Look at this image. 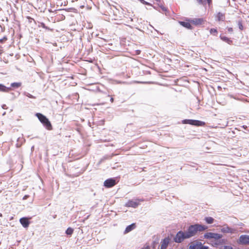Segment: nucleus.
<instances>
[{
	"instance_id": "f257e3e1",
	"label": "nucleus",
	"mask_w": 249,
	"mask_h": 249,
	"mask_svg": "<svg viewBox=\"0 0 249 249\" xmlns=\"http://www.w3.org/2000/svg\"><path fill=\"white\" fill-rule=\"evenodd\" d=\"M208 227L200 224H195L189 227L187 231L186 232V237L189 238L195 236L197 231H202L207 230Z\"/></svg>"
},
{
	"instance_id": "f03ea898",
	"label": "nucleus",
	"mask_w": 249,
	"mask_h": 249,
	"mask_svg": "<svg viewBox=\"0 0 249 249\" xmlns=\"http://www.w3.org/2000/svg\"><path fill=\"white\" fill-rule=\"evenodd\" d=\"M36 116L47 129L49 130L53 129V126L51 122L45 116L40 113H36Z\"/></svg>"
},
{
	"instance_id": "7ed1b4c3",
	"label": "nucleus",
	"mask_w": 249,
	"mask_h": 249,
	"mask_svg": "<svg viewBox=\"0 0 249 249\" xmlns=\"http://www.w3.org/2000/svg\"><path fill=\"white\" fill-rule=\"evenodd\" d=\"M182 123L183 124H189L196 126H204L206 124L204 122L192 119L184 120L182 121Z\"/></svg>"
},
{
	"instance_id": "20e7f679",
	"label": "nucleus",
	"mask_w": 249,
	"mask_h": 249,
	"mask_svg": "<svg viewBox=\"0 0 249 249\" xmlns=\"http://www.w3.org/2000/svg\"><path fill=\"white\" fill-rule=\"evenodd\" d=\"M186 232H183L182 231H178L176 236L174 238V241L176 243H181L183 240L185 239H187L186 237Z\"/></svg>"
},
{
	"instance_id": "39448f33",
	"label": "nucleus",
	"mask_w": 249,
	"mask_h": 249,
	"mask_svg": "<svg viewBox=\"0 0 249 249\" xmlns=\"http://www.w3.org/2000/svg\"><path fill=\"white\" fill-rule=\"evenodd\" d=\"M204 237L206 239H213L214 240H218L222 238V235L216 233L206 232L205 233Z\"/></svg>"
},
{
	"instance_id": "423d86ee",
	"label": "nucleus",
	"mask_w": 249,
	"mask_h": 249,
	"mask_svg": "<svg viewBox=\"0 0 249 249\" xmlns=\"http://www.w3.org/2000/svg\"><path fill=\"white\" fill-rule=\"evenodd\" d=\"M140 204V200L136 199L135 200H129L125 204L127 207L137 208Z\"/></svg>"
},
{
	"instance_id": "0eeeda50",
	"label": "nucleus",
	"mask_w": 249,
	"mask_h": 249,
	"mask_svg": "<svg viewBox=\"0 0 249 249\" xmlns=\"http://www.w3.org/2000/svg\"><path fill=\"white\" fill-rule=\"evenodd\" d=\"M116 184L115 179L111 178L106 180L104 182V185L106 188H111L115 186Z\"/></svg>"
},
{
	"instance_id": "6e6552de",
	"label": "nucleus",
	"mask_w": 249,
	"mask_h": 249,
	"mask_svg": "<svg viewBox=\"0 0 249 249\" xmlns=\"http://www.w3.org/2000/svg\"><path fill=\"white\" fill-rule=\"evenodd\" d=\"M238 243L242 245H249V235H241L239 238Z\"/></svg>"
},
{
	"instance_id": "1a4fd4ad",
	"label": "nucleus",
	"mask_w": 249,
	"mask_h": 249,
	"mask_svg": "<svg viewBox=\"0 0 249 249\" xmlns=\"http://www.w3.org/2000/svg\"><path fill=\"white\" fill-rule=\"evenodd\" d=\"M201 245V242L197 241L192 242L189 244V249H198Z\"/></svg>"
},
{
	"instance_id": "9d476101",
	"label": "nucleus",
	"mask_w": 249,
	"mask_h": 249,
	"mask_svg": "<svg viewBox=\"0 0 249 249\" xmlns=\"http://www.w3.org/2000/svg\"><path fill=\"white\" fill-rule=\"evenodd\" d=\"M190 22L195 25H200L204 23V20L203 18H196L190 20Z\"/></svg>"
},
{
	"instance_id": "9b49d317",
	"label": "nucleus",
	"mask_w": 249,
	"mask_h": 249,
	"mask_svg": "<svg viewBox=\"0 0 249 249\" xmlns=\"http://www.w3.org/2000/svg\"><path fill=\"white\" fill-rule=\"evenodd\" d=\"M170 238L169 237H166L163 239L161 241V245H160V249H166L167 248V246L169 243L170 242Z\"/></svg>"
},
{
	"instance_id": "f8f14e48",
	"label": "nucleus",
	"mask_w": 249,
	"mask_h": 249,
	"mask_svg": "<svg viewBox=\"0 0 249 249\" xmlns=\"http://www.w3.org/2000/svg\"><path fill=\"white\" fill-rule=\"evenodd\" d=\"M20 223L22 225V226L24 228L28 227L30 222L29 221V219L27 217H22L19 220Z\"/></svg>"
},
{
	"instance_id": "ddd939ff",
	"label": "nucleus",
	"mask_w": 249,
	"mask_h": 249,
	"mask_svg": "<svg viewBox=\"0 0 249 249\" xmlns=\"http://www.w3.org/2000/svg\"><path fill=\"white\" fill-rule=\"evenodd\" d=\"M216 20L218 21H224L225 19V15L224 13L218 12L215 16Z\"/></svg>"
},
{
	"instance_id": "4468645a",
	"label": "nucleus",
	"mask_w": 249,
	"mask_h": 249,
	"mask_svg": "<svg viewBox=\"0 0 249 249\" xmlns=\"http://www.w3.org/2000/svg\"><path fill=\"white\" fill-rule=\"evenodd\" d=\"M179 24L182 26L185 27L188 29H192V26L191 24L190 20L186 21H179Z\"/></svg>"
},
{
	"instance_id": "2eb2a0df",
	"label": "nucleus",
	"mask_w": 249,
	"mask_h": 249,
	"mask_svg": "<svg viewBox=\"0 0 249 249\" xmlns=\"http://www.w3.org/2000/svg\"><path fill=\"white\" fill-rule=\"evenodd\" d=\"M136 227V226L135 223H133V224L127 226L125 229L124 233L126 234V233L129 232L130 231H132L133 230L135 229Z\"/></svg>"
},
{
	"instance_id": "dca6fc26",
	"label": "nucleus",
	"mask_w": 249,
	"mask_h": 249,
	"mask_svg": "<svg viewBox=\"0 0 249 249\" xmlns=\"http://www.w3.org/2000/svg\"><path fill=\"white\" fill-rule=\"evenodd\" d=\"M214 240V241H211L212 243L211 244L213 246L216 247L217 246L222 245L224 243L223 240H220V239H218V240Z\"/></svg>"
},
{
	"instance_id": "f3484780",
	"label": "nucleus",
	"mask_w": 249,
	"mask_h": 249,
	"mask_svg": "<svg viewBox=\"0 0 249 249\" xmlns=\"http://www.w3.org/2000/svg\"><path fill=\"white\" fill-rule=\"evenodd\" d=\"M11 90V88H8L4 85L0 84V91L4 92H8Z\"/></svg>"
},
{
	"instance_id": "a211bd4d",
	"label": "nucleus",
	"mask_w": 249,
	"mask_h": 249,
	"mask_svg": "<svg viewBox=\"0 0 249 249\" xmlns=\"http://www.w3.org/2000/svg\"><path fill=\"white\" fill-rule=\"evenodd\" d=\"M220 37L221 40L226 42V43H228L229 44H230V45L232 44V41L230 38H228V37L221 36H220Z\"/></svg>"
},
{
	"instance_id": "6ab92c4d",
	"label": "nucleus",
	"mask_w": 249,
	"mask_h": 249,
	"mask_svg": "<svg viewBox=\"0 0 249 249\" xmlns=\"http://www.w3.org/2000/svg\"><path fill=\"white\" fill-rule=\"evenodd\" d=\"M205 220L208 224H212L214 221V219L212 217H206Z\"/></svg>"
},
{
	"instance_id": "aec40b11",
	"label": "nucleus",
	"mask_w": 249,
	"mask_h": 249,
	"mask_svg": "<svg viewBox=\"0 0 249 249\" xmlns=\"http://www.w3.org/2000/svg\"><path fill=\"white\" fill-rule=\"evenodd\" d=\"M73 232V229L71 228H68L66 231V233L68 235H71Z\"/></svg>"
},
{
	"instance_id": "412c9836",
	"label": "nucleus",
	"mask_w": 249,
	"mask_h": 249,
	"mask_svg": "<svg viewBox=\"0 0 249 249\" xmlns=\"http://www.w3.org/2000/svg\"><path fill=\"white\" fill-rule=\"evenodd\" d=\"M210 33L211 34L216 36L218 33V32L216 30V29L215 28H212L210 30Z\"/></svg>"
},
{
	"instance_id": "4be33fe9",
	"label": "nucleus",
	"mask_w": 249,
	"mask_h": 249,
	"mask_svg": "<svg viewBox=\"0 0 249 249\" xmlns=\"http://www.w3.org/2000/svg\"><path fill=\"white\" fill-rule=\"evenodd\" d=\"M21 85V84L20 83H17V82H15V83H13L11 84V86L13 88H19V87H20Z\"/></svg>"
},
{
	"instance_id": "5701e85b",
	"label": "nucleus",
	"mask_w": 249,
	"mask_h": 249,
	"mask_svg": "<svg viewBox=\"0 0 249 249\" xmlns=\"http://www.w3.org/2000/svg\"><path fill=\"white\" fill-rule=\"evenodd\" d=\"M238 25L239 26V28L241 31H243L244 30V26L243 25L242 20H240L238 21Z\"/></svg>"
},
{
	"instance_id": "b1692460",
	"label": "nucleus",
	"mask_w": 249,
	"mask_h": 249,
	"mask_svg": "<svg viewBox=\"0 0 249 249\" xmlns=\"http://www.w3.org/2000/svg\"><path fill=\"white\" fill-rule=\"evenodd\" d=\"M7 40V38L6 36H4L1 39H0V43H2L5 42Z\"/></svg>"
},
{
	"instance_id": "393cba45",
	"label": "nucleus",
	"mask_w": 249,
	"mask_h": 249,
	"mask_svg": "<svg viewBox=\"0 0 249 249\" xmlns=\"http://www.w3.org/2000/svg\"><path fill=\"white\" fill-rule=\"evenodd\" d=\"M220 249H232V248L230 246H225L221 247Z\"/></svg>"
},
{
	"instance_id": "a878e982",
	"label": "nucleus",
	"mask_w": 249,
	"mask_h": 249,
	"mask_svg": "<svg viewBox=\"0 0 249 249\" xmlns=\"http://www.w3.org/2000/svg\"><path fill=\"white\" fill-rule=\"evenodd\" d=\"M228 31L229 32V33H232L233 32V29L231 27H229L228 28Z\"/></svg>"
},
{
	"instance_id": "bb28decb",
	"label": "nucleus",
	"mask_w": 249,
	"mask_h": 249,
	"mask_svg": "<svg viewBox=\"0 0 249 249\" xmlns=\"http://www.w3.org/2000/svg\"><path fill=\"white\" fill-rule=\"evenodd\" d=\"M198 249H208V247L203 246V247H200Z\"/></svg>"
},
{
	"instance_id": "cd10ccee",
	"label": "nucleus",
	"mask_w": 249,
	"mask_h": 249,
	"mask_svg": "<svg viewBox=\"0 0 249 249\" xmlns=\"http://www.w3.org/2000/svg\"><path fill=\"white\" fill-rule=\"evenodd\" d=\"M209 5L211 4L212 0H206Z\"/></svg>"
},
{
	"instance_id": "c85d7f7f",
	"label": "nucleus",
	"mask_w": 249,
	"mask_h": 249,
	"mask_svg": "<svg viewBox=\"0 0 249 249\" xmlns=\"http://www.w3.org/2000/svg\"><path fill=\"white\" fill-rule=\"evenodd\" d=\"M142 249H150V248L149 246H146V247H143V248H142Z\"/></svg>"
},
{
	"instance_id": "c756f323",
	"label": "nucleus",
	"mask_w": 249,
	"mask_h": 249,
	"mask_svg": "<svg viewBox=\"0 0 249 249\" xmlns=\"http://www.w3.org/2000/svg\"><path fill=\"white\" fill-rule=\"evenodd\" d=\"M196 0L200 4L202 3L203 0Z\"/></svg>"
},
{
	"instance_id": "7c9ffc66",
	"label": "nucleus",
	"mask_w": 249,
	"mask_h": 249,
	"mask_svg": "<svg viewBox=\"0 0 249 249\" xmlns=\"http://www.w3.org/2000/svg\"><path fill=\"white\" fill-rule=\"evenodd\" d=\"M228 232H230L231 233L233 232L232 231V230L231 229H228Z\"/></svg>"
},
{
	"instance_id": "2f4dec72",
	"label": "nucleus",
	"mask_w": 249,
	"mask_h": 249,
	"mask_svg": "<svg viewBox=\"0 0 249 249\" xmlns=\"http://www.w3.org/2000/svg\"><path fill=\"white\" fill-rule=\"evenodd\" d=\"M110 101H111V103H113L114 102V99H113V97H111L110 98Z\"/></svg>"
},
{
	"instance_id": "473e14b6",
	"label": "nucleus",
	"mask_w": 249,
	"mask_h": 249,
	"mask_svg": "<svg viewBox=\"0 0 249 249\" xmlns=\"http://www.w3.org/2000/svg\"><path fill=\"white\" fill-rule=\"evenodd\" d=\"M140 53V51H137V54H139Z\"/></svg>"
},
{
	"instance_id": "72a5a7b5",
	"label": "nucleus",
	"mask_w": 249,
	"mask_h": 249,
	"mask_svg": "<svg viewBox=\"0 0 249 249\" xmlns=\"http://www.w3.org/2000/svg\"><path fill=\"white\" fill-rule=\"evenodd\" d=\"M2 214L1 213H0V217H2Z\"/></svg>"
},
{
	"instance_id": "f704fd0d",
	"label": "nucleus",
	"mask_w": 249,
	"mask_h": 249,
	"mask_svg": "<svg viewBox=\"0 0 249 249\" xmlns=\"http://www.w3.org/2000/svg\"><path fill=\"white\" fill-rule=\"evenodd\" d=\"M156 1H157V2H160V0H155Z\"/></svg>"
},
{
	"instance_id": "c9c22d12",
	"label": "nucleus",
	"mask_w": 249,
	"mask_h": 249,
	"mask_svg": "<svg viewBox=\"0 0 249 249\" xmlns=\"http://www.w3.org/2000/svg\"><path fill=\"white\" fill-rule=\"evenodd\" d=\"M27 18H28V19H33V18H30V17H27Z\"/></svg>"
},
{
	"instance_id": "e433bc0d",
	"label": "nucleus",
	"mask_w": 249,
	"mask_h": 249,
	"mask_svg": "<svg viewBox=\"0 0 249 249\" xmlns=\"http://www.w3.org/2000/svg\"><path fill=\"white\" fill-rule=\"evenodd\" d=\"M43 27H44V24H43Z\"/></svg>"
},
{
	"instance_id": "4c0bfd02",
	"label": "nucleus",
	"mask_w": 249,
	"mask_h": 249,
	"mask_svg": "<svg viewBox=\"0 0 249 249\" xmlns=\"http://www.w3.org/2000/svg\"><path fill=\"white\" fill-rule=\"evenodd\" d=\"M233 1H235L236 0H232Z\"/></svg>"
}]
</instances>
